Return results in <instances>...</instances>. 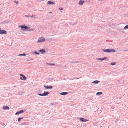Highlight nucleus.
<instances>
[{"mask_svg":"<svg viewBox=\"0 0 128 128\" xmlns=\"http://www.w3.org/2000/svg\"><path fill=\"white\" fill-rule=\"evenodd\" d=\"M68 94V93L67 92H64L61 93H60V94L62 95H65L66 94Z\"/></svg>","mask_w":128,"mask_h":128,"instance_id":"obj_14","label":"nucleus"},{"mask_svg":"<svg viewBox=\"0 0 128 128\" xmlns=\"http://www.w3.org/2000/svg\"><path fill=\"white\" fill-rule=\"evenodd\" d=\"M34 53H35V54H40V53L39 52H32V53L33 54H34Z\"/></svg>","mask_w":128,"mask_h":128,"instance_id":"obj_20","label":"nucleus"},{"mask_svg":"<svg viewBox=\"0 0 128 128\" xmlns=\"http://www.w3.org/2000/svg\"><path fill=\"white\" fill-rule=\"evenodd\" d=\"M26 55V54H25L24 53L22 54H20L18 55V56H25Z\"/></svg>","mask_w":128,"mask_h":128,"instance_id":"obj_18","label":"nucleus"},{"mask_svg":"<svg viewBox=\"0 0 128 128\" xmlns=\"http://www.w3.org/2000/svg\"><path fill=\"white\" fill-rule=\"evenodd\" d=\"M25 16H26V17H28L30 16V15H28V16L27 15H25Z\"/></svg>","mask_w":128,"mask_h":128,"instance_id":"obj_30","label":"nucleus"},{"mask_svg":"<svg viewBox=\"0 0 128 128\" xmlns=\"http://www.w3.org/2000/svg\"><path fill=\"white\" fill-rule=\"evenodd\" d=\"M23 118V117H22L21 118H18V122H20L21 119H22Z\"/></svg>","mask_w":128,"mask_h":128,"instance_id":"obj_21","label":"nucleus"},{"mask_svg":"<svg viewBox=\"0 0 128 128\" xmlns=\"http://www.w3.org/2000/svg\"><path fill=\"white\" fill-rule=\"evenodd\" d=\"M102 50L104 52H116L115 50L113 49H108L106 50Z\"/></svg>","mask_w":128,"mask_h":128,"instance_id":"obj_1","label":"nucleus"},{"mask_svg":"<svg viewBox=\"0 0 128 128\" xmlns=\"http://www.w3.org/2000/svg\"><path fill=\"white\" fill-rule=\"evenodd\" d=\"M15 3H16V4H18V1L16 2H15Z\"/></svg>","mask_w":128,"mask_h":128,"instance_id":"obj_32","label":"nucleus"},{"mask_svg":"<svg viewBox=\"0 0 128 128\" xmlns=\"http://www.w3.org/2000/svg\"><path fill=\"white\" fill-rule=\"evenodd\" d=\"M111 108L112 109H114V107L113 106H112L111 107Z\"/></svg>","mask_w":128,"mask_h":128,"instance_id":"obj_31","label":"nucleus"},{"mask_svg":"<svg viewBox=\"0 0 128 128\" xmlns=\"http://www.w3.org/2000/svg\"><path fill=\"white\" fill-rule=\"evenodd\" d=\"M102 94V92H98L96 93V95H98L101 94Z\"/></svg>","mask_w":128,"mask_h":128,"instance_id":"obj_16","label":"nucleus"},{"mask_svg":"<svg viewBox=\"0 0 128 128\" xmlns=\"http://www.w3.org/2000/svg\"><path fill=\"white\" fill-rule=\"evenodd\" d=\"M1 30V28H0V30Z\"/></svg>","mask_w":128,"mask_h":128,"instance_id":"obj_39","label":"nucleus"},{"mask_svg":"<svg viewBox=\"0 0 128 128\" xmlns=\"http://www.w3.org/2000/svg\"><path fill=\"white\" fill-rule=\"evenodd\" d=\"M56 104V102H53V103H51L50 104L52 105H54V104Z\"/></svg>","mask_w":128,"mask_h":128,"instance_id":"obj_28","label":"nucleus"},{"mask_svg":"<svg viewBox=\"0 0 128 128\" xmlns=\"http://www.w3.org/2000/svg\"><path fill=\"white\" fill-rule=\"evenodd\" d=\"M14 87H15V86H14Z\"/></svg>","mask_w":128,"mask_h":128,"instance_id":"obj_37","label":"nucleus"},{"mask_svg":"<svg viewBox=\"0 0 128 128\" xmlns=\"http://www.w3.org/2000/svg\"><path fill=\"white\" fill-rule=\"evenodd\" d=\"M20 76H22L23 78V79H21L22 80H25L26 79V77L24 75L22 74H20Z\"/></svg>","mask_w":128,"mask_h":128,"instance_id":"obj_8","label":"nucleus"},{"mask_svg":"<svg viewBox=\"0 0 128 128\" xmlns=\"http://www.w3.org/2000/svg\"><path fill=\"white\" fill-rule=\"evenodd\" d=\"M18 114H19V113L18 112L16 113L15 114V115H17Z\"/></svg>","mask_w":128,"mask_h":128,"instance_id":"obj_26","label":"nucleus"},{"mask_svg":"<svg viewBox=\"0 0 128 128\" xmlns=\"http://www.w3.org/2000/svg\"><path fill=\"white\" fill-rule=\"evenodd\" d=\"M106 59V57H104L103 58H98L97 59L99 60H103Z\"/></svg>","mask_w":128,"mask_h":128,"instance_id":"obj_11","label":"nucleus"},{"mask_svg":"<svg viewBox=\"0 0 128 128\" xmlns=\"http://www.w3.org/2000/svg\"><path fill=\"white\" fill-rule=\"evenodd\" d=\"M26 124V123L24 122V123H22L21 124V125H24V124Z\"/></svg>","mask_w":128,"mask_h":128,"instance_id":"obj_29","label":"nucleus"},{"mask_svg":"<svg viewBox=\"0 0 128 128\" xmlns=\"http://www.w3.org/2000/svg\"><path fill=\"white\" fill-rule=\"evenodd\" d=\"M44 86L46 89H52V86Z\"/></svg>","mask_w":128,"mask_h":128,"instance_id":"obj_5","label":"nucleus"},{"mask_svg":"<svg viewBox=\"0 0 128 128\" xmlns=\"http://www.w3.org/2000/svg\"><path fill=\"white\" fill-rule=\"evenodd\" d=\"M39 52H40L42 54L44 53L45 52V50L44 49H42L38 51Z\"/></svg>","mask_w":128,"mask_h":128,"instance_id":"obj_10","label":"nucleus"},{"mask_svg":"<svg viewBox=\"0 0 128 128\" xmlns=\"http://www.w3.org/2000/svg\"><path fill=\"white\" fill-rule=\"evenodd\" d=\"M19 28H22V30L24 28L25 29H27L28 28V27L26 26H19Z\"/></svg>","mask_w":128,"mask_h":128,"instance_id":"obj_6","label":"nucleus"},{"mask_svg":"<svg viewBox=\"0 0 128 128\" xmlns=\"http://www.w3.org/2000/svg\"><path fill=\"white\" fill-rule=\"evenodd\" d=\"M100 82V81H98L97 80H96L92 82V83H94L95 84H97L98 82Z\"/></svg>","mask_w":128,"mask_h":128,"instance_id":"obj_13","label":"nucleus"},{"mask_svg":"<svg viewBox=\"0 0 128 128\" xmlns=\"http://www.w3.org/2000/svg\"><path fill=\"white\" fill-rule=\"evenodd\" d=\"M59 9H60V10H62L63 9V8H59Z\"/></svg>","mask_w":128,"mask_h":128,"instance_id":"obj_33","label":"nucleus"},{"mask_svg":"<svg viewBox=\"0 0 128 128\" xmlns=\"http://www.w3.org/2000/svg\"><path fill=\"white\" fill-rule=\"evenodd\" d=\"M45 41V39L44 38L42 37L40 38H38V40L37 42H44Z\"/></svg>","mask_w":128,"mask_h":128,"instance_id":"obj_2","label":"nucleus"},{"mask_svg":"<svg viewBox=\"0 0 128 128\" xmlns=\"http://www.w3.org/2000/svg\"><path fill=\"white\" fill-rule=\"evenodd\" d=\"M7 34L6 32L4 30H0V34Z\"/></svg>","mask_w":128,"mask_h":128,"instance_id":"obj_4","label":"nucleus"},{"mask_svg":"<svg viewBox=\"0 0 128 128\" xmlns=\"http://www.w3.org/2000/svg\"><path fill=\"white\" fill-rule=\"evenodd\" d=\"M124 29H128V25H126V26H125L124 28Z\"/></svg>","mask_w":128,"mask_h":128,"instance_id":"obj_23","label":"nucleus"},{"mask_svg":"<svg viewBox=\"0 0 128 128\" xmlns=\"http://www.w3.org/2000/svg\"><path fill=\"white\" fill-rule=\"evenodd\" d=\"M80 120L82 122H86L88 120H87L84 118H80Z\"/></svg>","mask_w":128,"mask_h":128,"instance_id":"obj_7","label":"nucleus"},{"mask_svg":"<svg viewBox=\"0 0 128 128\" xmlns=\"http://www.w3.org/2000/svg\"><path fill=\"white\" fill-rule=\"evenodd\" d=\"M54 79H52V78H50L48 80L50 81H51L52 80H53Z\"/></svg>","mask_w":128,"mask_h":128,"instance_id":"obj_25","label":"nucleus"},{"mask_svg":"<svg viewBox=\"0 0 128 128\" xmlns=\"http://www.w3.org/2000/svg\"><path fill=\"white\" fill-rule=\"evenodd\" d=\"M119 120L118 119H116L115 121L116 122H118Z\"/></svg>","mask_w":128,"mask_h":128,"instance_id":"obj_27","label":"nucleus"},{"mask_svg":"<svg viewBox=\"0 0 128 128\" xmlns=\"http://www.w3.org/2000/svg\"><path fill=\"white\" fill-rule=\"evenodd\" d=\"M41 92V90H39V91H38V92Z\"/></svg>","mask_w":128,"mask_h":128,"instance_id":"obj_34","label":"nucleus"},{"mask_svg":"<svg viewBox=\"0 0 128 128\" xmlns=\"http://www.w3.org/2000/svg\"><path fill=\"white\" fill-rule=\"evenodd\" d=\"M47 4H54V3L52 2V1H49L48 2Z\"/></svg>","mask_w":128,"mask_h":128,"instance_id":"obj_15","label":"nucleus"},{"mask_svg":"<svg viewBox=\"0 0 128 128\" xmlns=\"http://www.w3.org/2000/svg\"><path fill=\"white\" fill-rule=\"evenodd\" d=\"M31 18H37V17L36 15H32L31 16Z\"/></svg>","mask_w":128,"mask_h":128,"instance_id":"obj_17","label":"nucleus"},{"mask_svg":"<svg viewBox=\"0 0 128 128\" xmlns=\"http://www.w3.org/2000/svg\"><path fill=\"white\" fill-rule=\"evenodd\" d=\"M48 64L50 65V66H54V64Z\"/></svg>","mask_w":128,"mask_h":128,"instance_id":"obj_24","label":"nucleus"},{"mask_svg":"<svg viewBox=\"0 0 128 128\" xmlns=\"http://www.w3.org/2000/svg\"><path fill=\"white\" fill-rule=\"evenodd\" d=\"M73 62V63H74V62Z\"/></svg>","mask_w":128,"mask_h":128,"instance_id":"obj_38","label":"nucleus"},{"mask_svg":"<svg viewBox=\"0 0 128 128\" xmlns=\"http://www.w3.org/2000/svg\"><path fill=\"white\" fill-rule=\"evenodd\" d=\"M19 112V113L20 114L22 113L23 112H24V110H20L19 111H18Z\"/></svg>","mask_w":128,"mask_h":128,"instance_id":"obj_22","label":"nucleus"},{"mask_svg":"<svg viewBox=\"0 0 128 128\" xmlns=\"http://www.w3.org/2000/svg\"><path fill=\"white\" fill-rule=\"evenodd\" d=\"M84 2V1H82V0H80L78 3V4L79 5H82Z\"/></svg>","mask_w":128,"mask_h":128,"instance_id":"obj_9","label":"nucleus"},{"mask_svg":"<svg viewBox=\"0 0 128 128\" xmlns=\"http://www.w3.org/2000/svg\"><path fill=\"white\" fill-rule=\"evenodd\" d=\"M32 30V29H31V30H29V31H32V30Z\"/></svg>","mask_w":128,"mask_h":128,"instance_id":"obj_35","label":"nucleus"},{"mask_svg":"<svg viewBox=\"0 0 128 128\" xmlns=\"http://www.w3.org/2000/svg\"><path fill=\"white\" fill-rule=\"evenodd\" d=\"M48 94L49 93L48 92L44 91V93L42 94L38 93V95L41 96H47Z\"/></svg>","mask_w":128,"mask_h":128,"instance_id":"obj_3","label":"nucleus"},{"mask_svg":"<svg viewBox=\"0 0 128 128\" xmlns=\"http://www.w3.org/2000/svg\"><path fill=\"white\" fill-rule=\"evenodd\" d=\"M52 12H49V14H50V13H52Z\"/></svg>","mask_w":128,"mask_h":128,"instance_id":"obj_36","label":"nucleus"},{"mask_svg":"<svg viewBox=\"0 0 128 128\" xmlns=\"http://www.w3.org/2000/svg\"><path fill=\"white\" fill-rule=\"evenodd\" d=\"M116 64V63L115 62H112L111 63V65H114Z\"/></svg>","mask_w":128,"mask_h":128,"instance_id":"obj_19","label":"nucleus"},{"mask_svg":"<svg viewBox=\"0 0 128 128\" xmlns=\"http://www.w3.org/2000/svg\"><path fill=\"white\" fill-rule=\"evenodd\" d=\"M3 108L4 110H6L7 109L9 110L10 109V108L8 106H4L3 107Z\"/></svg>","mask_w":128,"mask_h":128,"instance_id":"obj_12","label":"nucleus"}]
</instances>
